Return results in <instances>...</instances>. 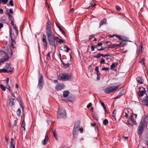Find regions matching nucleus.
Listing matches in <instances>:
<instances>
[{"label":"nucleus","instance_id":"obj_1","mask_svg":"<svg viewBox=\"0 0 148 148\" xmlns=\"http://www.w3.org/2000/svg\"><path fill=\"white\" fill-rule=\"evenodd\" d=\"M10 36L11 39L9 41V45L10 49L11 51V54H12L13 52L15 51V47H16L15 39L16 38V36L13 33H12L10 30Z\"/></svg>","mask_w":148,"mask_h":148},{"label":"nucleus","instance_id":"obj_2","mask_svg":"<svg viewBox=\"0 0 148 148\" xmlns=\"http://www.w3.org/2000/svg\"><path fill=\"white\" fill-rule=\"evenodd\" d=\"M48 42L50 45L56 46L57 45L56 41V37L53 33L47 35Z\"/></svg>","mask_w":148,"mask_h":148},{"label":"nucleus","instance_id":"obj_3","mask_svg":"<svg viewBox=\"0 0 148 148\" xmlns=\"http://www.w3.org/2000/svg\"><path fill=\"white\" fill-rule=\"evenodd\" d=\"M72 76L71 74H68L66 73H63L58 75V78L60 80L71 81L72 79Z\"/></svg>","mask_w":148,"mask_h":148},{"label":"nucleus","instance_id":"obj_4","mask_svg":"<svg viewBox=\"0 0 148 148\" xmlns=\"http://www.w3.org/2000/svg\"><path fill=\"white\" fill-rule=\"evenodd\" d=\"M57 116L58 119L66 118V114L65 110L59 108L58 110Z\"/></svg>","mask_w":148,"mask_h":148},{"label":"nucleus","instance_id":"obj_5","mask_svg":"<svg viewBox=\"0 0 148 148\" xmlns=\"http://www.w3.org/2000/svg\"><path fill=\"white\" fill-rule=\"evenodd\" d=\"M116 85L117 86H110L109 88H105L104 90V92L107 94H108L110 92H113L116 90L120 85V84L119 83L116 84Z\"/></svg>","mask_w":148,"mask_h":148},{"label":"nucleus","instance_id":"obj_6","mask_svg":"<svg viewBox=\"0 0 148 148\" xmlns=\"http://www.w3.org/2000/svg\"><path fill=\"white\" fill-rule=\"evenodd\" d=\"M43 77L42 74H40L39 77L38 82V87L40 89H42L43 87V85L44 83Z\"/></svg>","mask_w":148,"mask_h":148},{"label":"nucleus","instance_id":"obj_7","mask_svg":"<svg viewBox=\"0 0 148 148\" xmlns=\"http://www.w3.org/2000/svg\"><path fill=\"white\" fill-rule=\"evenodd\" d=\"M51 23L49 20L47 22V25L46 27L47 29L46 32L47 35L53 33L51 30Z\"/></svg>","mask_w":148,"mask_h":148},{"label":"nucleus","instance_id":"obj_8","mask_svg":"<svg viewBox=\"0 0 148 148\" xmlns=\"http://www.w3.org/2000/svg\"><path fill=\"white\" fill-rule=\"evenodd\" d=\"M16 102V99L13 98H10L7 102V105L9 106H14L15 103Z\"/></svg>","mask_w":148,"mask_h":148},{"label":"nucleus","instance_id":"obj_9","mask_svg":"<svg viewBox=\"0 0 148 148\" xmlns=\"http://www.w3.org/2000/svg\"><path fill=\"white\" fill-rule=\"evenodd\" d=\"M147 93L146 92V96L143 98L142 99V101L143 103H145V105L147 107H148V89H147Z\"/></svg>","mask_w":148,"mask_h":148},{"label":"nucleus","instance_id":"obj_10","mask_svg":"<svg viewBox=\"0 0 148 148\" xmlns=\"http://www.w3.org/2000/svg\"><path fill=\"white\" fill-rule=\"evenodd\" d=\"M65 86L62 83L58 84L55 87V89L57 91H60L64 89Z\"/></svg>","mask_w":148,"mask_h":148},{"label":"nucleus","instance_id":"obj_11","mask_svg":"<svg viewBox=\"0 0 148 148\" xmlns=\"http://www.w3.org/2000/svg\"><path fill=\"white\" fill-rule=\"evenodd\" d=\"M42 42L43 44L45 47H46L48 45V43L47 41L46 37L45 35L44 34H43L42 35Z\"/></svg>","mask_w":148,"mask_h":148},{"label":"nucleus","instance_id":"obj_12","mask_svg":"<svg viewBox=\"0 0 148 148\" xmlns=\"http://www.w3.org/2000/svg\"><path fill=\"white\" fill-rule=\"evenodd\" d=\"M9 58V57L7 54H5L3 58L0 59V63H3L7 61L8 60Z\"/></svg>","mask_w":148,"mask_h":148},{"label":"nucleus","instance_id":"obj_13","mask_svg":"<svg viewBox=\"0 0 148 148\" xmlns=\"http://www.w3.org/2000/svg\"><path fill=\"white\" fill-rule=\"evenodd\" d=\"M122 42H120L119 44H111L108 45V48H115L116 47H119L121 44Z\"/></svg>","mask_w":148,"mask_h":148},{"label":"nucleus","instance_id":"obj_14","mask_svg":"<svg viewBox=\"0 0 148 148\" xmlns=\"http://www.w3.org/2000/svg\"><path fill=\"white\" fill-rule=\"evenodd\" d=\"M144 127L140 126V125H139L138 128V134L139 135H141L143 131Z\"/></svg>","mask_w":148,"mask_h":148},{"label":"nucleus","instance_id":"obj_15","mask_svg":"<svg viewBox=\"0 0 148 148\" xmlns=\"http://www.w3.org/2000/svg\"><path fill=\"white\" fill-rule=\"evenodd\" d=\"M49 137L47 134H46L45 139L42 141V143L43 145H47L48 142Z\"/></svg>","mask_w":148,"mask_h":148},{"label":"nucleus","instance_id":"obj_16","mask_svg":"<svg viewBox=\"0 0 148 148\" xmlns=\"http://www.w3.org/2000/svg\"><path fill=\"white\" fill-rule=\"evenodd\" d=\"M143 90H141L140 91L139 93V95L141 97H142L143 96L144 94V93H145L146 94V92L147 93V89H148L147 88H143Z\"/></svg>","mask_w":148,"mask_h":148},{"label":"nucleus","instance_id":"obj_17","mask_svg":"<svg viewBox=\"0 0 148 148\" xmlns=\"http://www.w3.org/2000/svg\"><path fill=\"white\" fill-rule=\"evenodd\" d=\"M5 68L7 71V73H11L13 70V68L11 67L9 65H7L5 66Z\"/></svg>","mask_w":148,"mask_h":148},{"label":"nucleus","instance_id":"obj_18","mask_svg":"<svg viewBox=\"0 0 148 148\" xmlns=\"http://www.w3.org/2000/svg\"><path fill=\"white\" fill-rule=\"evenodd\" d=\"M147 121L145 120H143L141 121L139 125L144 127L145 126H147Z\"/></svg>","mask_w":148,"mask_h":148},{"label":"nucleus","instance_id":"obj_19","mask_svg":"<svg viewBox=\"0 0 148 148\" xmlns=\"http://www.w3.org/2000/svg\"><path fill=\"white\" fill-rule=\"evenodd\" d=\"M79 131L76 130H73V138H75L78 134V132Z\"/></svg>","mask_w":148,"mask_h":148},{"label":"nucleus","instance_id":"obj_20","mask_svg":"<svg viewBox=\"0 0 148 148\" xmlns=\"http://www.w3.org/2000/svg\"><path fill=\"white\" fill-rule=\"evenodd\" d=\"M129 112L128 110V109L127 108H125L124 109L123 114L124 115V113L125 114V116L127 118L128 117V114H129Z\"/></svg>","mask_w":148,"mask_h":148},{"label":"nucleus","instance_id":"obj_21","mask_svg":"<svg viewBox=\"0 0 148 148\" xmlns=\"http://www.w3.org/2000/svg\"><path fill=\"white\" fill-rule=\"evenodd\" d=\"M80 127V125L78 123H75L73 130L79 131Z\"/></svg>","mask_w":148,"mask_h":148},{"label":"nucleus","instance_id":"obj_22","mask_svg":"<svg viewBox=\"0 0 148 148\" xmlns=\"http://www.w3.org/2000/svg\"><path fill=\"white\" fill-rule=\"evenodd\" d=\"M6 14L7 15L8 17V18L9 20L11 21L14 20L13 17H12V16L10 14L9 12H7L6 13Z\"/></svg>","mask_w":148,"mask_h":148},{"label":"nucleus","instance_id":"obj_23","mask_svg":"<svg viewBox=\"0 0 148 148\" xmlns=\"http://www.w3.org/2000/svg\"><path fill=\"white\" fill-rule=\"evenodd\" d=\"M69 93V92L68 90L64 91L63 92V96L64 97H67Z\"/></svg>","mask_w":148,"mask_h":148},{"label":"nucleus","instance_id":"obj_24","mask_svg":"<svg viewBox=\"0 0 148 148\" xmlns=\"http://www.w3.org/2000/svg\"><path fill=\"white\" fill-rule=\"evenodd\" d=\"M56 43L57 42H58L59 43H61L64 42V41L63 40L60 39L59 38L57 37H56Z\"/></svg>","mask_w":148,"mask_h":148},{"label":"nucleus","instance_id":"obj_25","mask_svg":"<svg viewBox=\"0 0 148 148\" xmlns=\"http://www.w3.org/2000/svg\"><path fill=\"white\" fill-rule=\"evenodd\" d=\"M20 106L21 107L22 110L23 112H24V104L23 102H20L19 103Z\"/></svg>","mask_w":148,"mask_h":148},{"label":"nucleus","instance_id":"obj_26","mask_svg":"<svg viewBox=\"0 0 148 148\" xmlns=\"http://www.w3.org/2000/svg\"><path fill=\"white\" fill-rule=\"evenodd\" d=\"M136 79L137 80V82L138 83H140V84L143 83V82H142V79L140 77H137L136 78Z\"/></svg>","mask_w":148,"mask_h":148},{"label":"nucleus","instance_id":"obj_27","mask_svg":"<svg viewBox=\"0 0 148 148\" xmlns=\"http://www.w3.org/2000/svg\"><path fill=\"white\" fill-rule=\"evenodd\" d=\"M117 63H113L111 66L110 69H112L114 68L117 66Z\"/></svg>","mask_w":148,"mask_h":148},{"label":"nucleus","instance_id":"obj_28","mask_svg":"<svg viewBox=\"0 0 148 148\" xmlns=\"http://www.w3.org/2000/svg\"><path fill=\"white\" fill-rule=\"evenodd\" d=\"M52 132L56 140H58L57 136L56 134V131L55 130H52Z\"/></svg>","mask_w":148,"mask_h":148},{"label":"nucleus","instance_id":"obj_29","mask_svg":"<svg viewBox=\"0 0 148 148\" xmlns=\"http://www.w3.org/2000/svg\"><path fill=\"white\" fill-rule=\"evenodd\" d=\"M96 5L95 4H92L90 3L89 5L88 6V7L87 8H85L86 9H88L89 8H90V7L91 6L92 7H94Z\"/></svg>","mask_w":148,"mask_h":148},{"label":"nucleus","instance_id":"obj_30","mask_svg":"<svg viewBox=\"0 0 148 148\" xmlns=\"http://www.w3.org/2000/svg\"><path fill=\"white\" fill-rule=\"evenodd\" d=\"M143 47L141 46V49H137L136 51L137 53L138 54V55L140 53H141L142 51V49L143 48Z\"/></svg>","mask_w":148,"mask_h":148},{"label":"nucleus","instance_id":"obj_31","mask_svg":"<svg viewBox=\"0 0 148 148\" xmlns=\"http://www.w3.org/2000/svg\"><path fill=\"white\" fill-rule=\"evenodd\" d=\"M8 6H13L14 5L13 1L12 0H10L9 1V3L7 4Z\"/></svg>","mask_w":148,"mask_h":148},{"label":"nucleus","instance_id":"obj_32","mask_svg":"<svg viewBox=\"0 0 148 148\" xmlns=\"http://www.w3.org/2000/svg\"><path fill=\"white\" fill-rule=\"evenodd\" d=\"M106 21L105 20H103V21H101L99 23V26L100 27L102 26V25L103 24H106Z\"/></svg>","mask_w":148,"mask_h":148},{"label":"nucleus","instance_id":"obj_33","mask_svg":"<svg viewBox=\"0 0 148 148\" xmlns=\"http://www.w3.org/2000/svg\"><path fill=\"white\" fill-rule=\"evenodd\" d=\"M62 64H63V65L66 68H68L69 67L70 65V64H69L68 63L66 64L64 62H62Z\"/></svg>","mask_w":148,"mask_h":148},{"label":"nucleus","instance_id":"obj_34","mask_svg":"<svg viewBox=\"0 0 148 148\" xmlns=\"http://www.w3.org/2000/svg\"><path fill=\"white\" fill-rule=\"evenodd\" d=\"M8 0H0V4L1 3L5 4L8 2Z\"/></svg>","mask_w":148,"mask_h":148},{"label":"nucleus","instance_id":"obj_35","mask_svg":"<svg viewBox=\"0 0 148 148\" xmlns=\"http://www.w3.org/2000/svg\"><path fill=\"white\" fill-rule=\"evenodd\" d=\"M112 116L116 120V111L115 110H114L112 112Z\"/></svg>","mask_w":148,"mask_h":148},{"label":"nucleus","instance_id":"obj_36","mask_svg":"<svg viewBox=\"0 0 148 148\" xmlns=\"http://www.w3.org/2000/svg\"><path fill=\"white\" fill-rule=\"evenodd\" d=\"M96 73L97 76V80H99L100 78V74L99 71H97L96 72Z\"/></svg>","mask_w":148,"mask_h":148},{"label":"nucleus","instance_id":"obj_37","mask_svg":"<svg viewBox=\"0 0 148 148\" xmlns=\"http://www.w3.org/2000/svg\"><path fill=\"white\" fill-rule=\"evenodd\" d=\"M73 98L71 96L68 97L67 99V101H72L73 100Z\"/></svg>","mask_w":148,"mask_h":148},{"label":"nucleus","instance_id":"obj_38","mask_svg":"<svg viewBox=\"0 0 148 148\" xmlns=\"http://www.w3.org/2000/svg\"><path fill=\"white\" fill-rule=\"evenodd\" d=\"M21 113V110L20 109L18 108L17 109L16 111V114L18 116H20Z\"/></svg>","mask_w":148,"mask_h":148},{"label":"nucleus","instance_id":"obj_39","mask_svg":"<svg viewBox=\"0 0 148 148\" xmlns=\"http://www.w3.org/2000/svg\"><path fill=\"white\" fill-rule=\"evenodd\" d=\"M7 69L5 68V69H0V72L1 73H7Z\"/></svg>","mask_w":148,"mask_h":148},{"label":"nucleus","instance_id":"obj_40","mask_svg":"<svg viewBox=\"0 0 148 148\" xmlns=\"http://www.w3.org/2000/svg\"><path fill=\"white\" fill-rule=\"evenodd\" d=\"M64 49H66V51L67 52H68L69 51L70 49L66 45H64Z\"/></svg>","mask_w":148,"mask_h":148},{"label":"nucleus","instance_id":"obj_41","mask_svg":"<svg viewBox=\"0 0 148 148\" xmlns=\"http://www.w3.org/2000/svg\"><path fill=\"white\" fill-rule=\"evenodd\" d=\"M101 53H99L95 55L94 56V57L98 59L101 56Z\"/></svg>","mask_w":148,"mask_h":148},{"label":"nucleus","instance_id":"obj_42","mask_svg":"<svg viewBox=\"0 0 148 148\" xmlns=\"http://www.w3.org/2000/svg\"><path fill=\"white\" fill-rule=\"evenodd\" d=\"M51 51H49L46 55V58L47 59H49L50 58V54L51 53Z\"/></svg>","mask_w":148,"mask_h":148},{"label":"nucleus","instance_id":"obj_43","mask_svg":"<svg viewBox=\"0 0 148 148\" xmlns=\"http://www.w3.org/2000/svg\"><path fill=\"white\" fill-rule=\"evenodd\" d=\"M13 29L14 30L15 33L16 34V35H17L18 33V30L16 26L14 27Z\"/></svg>","mask_w":148,"mask_h":148},{"label":"nucleus","instance_id":"obj_44","mask_svg":"<svg viewBox=\"0 0 148 148\" xmlns=\"http://www.w3.org/2000/svg\"><path fill=\"white\" fill-rule=\"evenodd\" d=\"M0 87L1 89L3 91H5V90L6 87L2 84H1L0 85Z\"/></svg>","mask_w":148,"mask_h":148},{"label":"nucleus","instance_id":"obj_45","mask_svg":"<svg viewBox=\"0 0 148 148\" xmlns=\"http://www.w3.org/2000/svg\"><path fill=\"white\" fill-rule=\"evenodd\" d=\"M108 123V121L107 119H105L103 121V124L105 125H106Z\"/></svg>","mask_w":148,"mask_h":148},{"label":"nucleus","instance_id":"obj_46","mask_svg":"<svg viewBox=\"0 0 148 148\" xmlns=\"http://www.w3.org/2000/svg\"><path fill=\"white\" fill-rule=\"evenodd\" d=\"M59 30L61 32V33L63 34L64 35L65 34L64 32V30L62 29V28L60 27H59Z\"/></svg>","mask_w":148,"mask_h":148},{"label":"nucleus","instance_id":"obj_47","mask_svg":"<svg viewBox=\"0 0 148 148\" xmlns=\"http://www.w3.org/2000/svg\"><path fill=\"white\" fill-rule=\"evenodd\" d=\"M112 58V56L110 55H108L107 54V56H106L105 58L106 59H110Z\"/></svg>","mask_w":148,"mask_h":148},{"label":"nucleus","instance_id":"obj_48","mask_svg":"<svg viewBox=\"0 0 148 148\" xmlns=\"http://www.w3.org/2000/svg\"><path fill=\"white\" fill-rule=\"evenodd\" d=\"M6 88L7 89H8L9 91H10V90H11V89L10 88V86L8 84H7V85L6 86Z\"/></svg>","mask_w":148,"mask_h":148},{"label":"nucleus","instance_id":"obj_49","mask_svg":"<svg viewBox=\"0 0 148 148\" xmlns=\"http://www.w3.org/2000/svg\"><path fill=\"white\" fill-rule=\"evenodd\" d=\"M97 47V46L95 45H94L92 46L91 47V50L93 51L94 50V49L95 48H96Z\"/></svg>","mask_w":148,"mask_h":148},{"label":"nucleus","instance_id":"obj_50","mask_svg":"<svg viewBox=\"0 0 148 148\" xmlns=\"http://www.w3.org/2000/svg\"><path fill=\"white\" fill-rule=\"evenodd\" d=\"M25 122H24V121H22V127H23L24 128V130H25Z\"/></svg>","mask_w":148,"mask_h":148},{"label":"nucleus","instance_id":"obj_51","mask_svg":"<svg viewBox=\"0 0 148 148\" xmlns=\"http://www.w3.org/2000/svg\"><path fill=\"white\" fill-rule=\"evenodd\" d=\"M123 95V93H121V95H118L116 96L115 98V99H118L120 98Z\"/></svg>","mask_w":148,"mask_h":148},{"label":"nucleus","instance_id":"obj_52","mask_svg":"<svg viewBox=\"0 0 148 148\" xmlns=\"http://www.w3.org/2000/svg\"><path fill=\"white\" fill-rule=\"evenodd\" d=\"M105 60L103 58H102L101 59V61L100 62V63L101 64H104L105 63Z\"/></svg>","mask_w":148,"mask_h":148},{"label":"nucleus","instance_id":"obj_53","mask_svg":"<svg viewBox=\"0 0 148 148\" xmlns=\"http://www.w3.org/2000/svg\"><path fill=\"white\" fill-rule=\"evenodd\" d=\"M9 92H10V94H11L12 96V97H14L15 98L16 97V96L14 94V93L13 92H12V90H10V91H9Z\"/></svg>","mask_w":148,"mask_h":148},{"label":"nucleus","instance_id":"obj_54","mask_svg":"<svg viewBox=\"0 0 148 148\" xmlns=\"http://www.w3.org/2000/svg\"><path fill=\"white\" fill-rule=\"evenodd\" d=\"M116 37H117V38H120V40H122V41H125V40H122V38L121 37V36H120V35H117L116 36Z\"/></svg>","mask_w":148,"mask_h":148},{"label":"nucleus","instance_id":"obj_55","mask_svg":"<svg viewBox=\"0 0 148 148\" xmlns=\"http://www.w3.org/2000/svg\"><path fill=\"white\" fill-rule=\"evenodd\" d=\"M109 70V68H106L105 67H104L102 69V70H106V71H108Z\"/></svg>","mask_w":148,"mask_h":148},{"label":"nucleus","instance_id":"obj_56","mask_svg":"<svg viewBox=\"0 0 148 148\" xmlns=\"http://www.w3.org/2000/svg\"><path fill=\"white\" fill-rule=\"evenodd\" d=\"M11 21V25L14 27H15L16 26V24H14V20L12 21Z\"/></svg>","mask_w":148,"mask_h":148},{"label":"nucleus","instance_id":"obj_57","mask_svg":"<svg viewBox=\"0 0 148 148\" xmlns=\"http://www.w3.org/2000/svg\"><path fill=\"white\" fill-rule=\"evenodd\" d=\"M144 62H145V60L144 58H143L142 60H141L140 61V63H141L142 64H143L144 65Z\"/></svg>","mask_w":148,"mask_h":148},{"label":"nucleus","instance_id":"obj_58","mask_svg":"<svg viewBox=\"0 0 148 148\" xmlns=\"http://www.w3.org/2000/svg\"><path fill=\"white\" fill-rule=\"evenodd\" d=\"M15 142H10V146H15Z\"/></svg>","mask_w":148,"mask_h":148},{"label":"nucleus","instance_id":"obj_59","mask_svg":"<svg viewBox=\"0 0 148 148\" xmlns=\"http://www.w3.org/2000/svg\"><path fill=\"white\" fill-rule=\"evenodd\" d=\"M45 3L46 6V7H48V8L49 9L50 8L49 6V4L47 2V1H46V2H45Z\"/></svg>","mask_w":148,"mask_h":148},{"label":"nucleus","instance_id":"obj_60","mask_svg":"<svg viewBox=\"0 0 148 148\" xmlns=\"http://www.w3.org/2000/svg\"><path fill=\"white\" fill-rule=\"evenodd\" d=\"M92 105V103H90L87 106V108H89Z\"/></svg>","mask_w":148,"mask_h":148},{"label":"nucleus","instance_id":"obj_61","mask_svg":"<svg viewBox=\"0 0 148 148\" xmlns=\"http://www.w3.org/2000/svg\"><path fill=\"white\" fill-rule=\"evenodd\" d=\"M132 123L135 125H137V123L136 121H135L134 119L132 120Z\"/></svg>","mask_w":148,"mask_h":148},{"label":"nucleus","instance_id":"obj_62","mask_svg":"<svg viewBox=\"0 0 148 148\" xmlns=\"http://www.w3.org/2000/svg\"><path fill=\"white\" fill-rule=\"evenodd\" d=\"M95 37V36L93 35H90L89 39L90 40H91L93 38H94Z\"/></svg>","mask_w":148,"mask_h":148},{"label":"nucleus","instance_id":"obj_63","mask_svg":"<svg viewBox=\"0 0 148 148\" xmlns=\"http://www.w3.org/2000/svg\"><path fill=\"white\" fill-rule=\"evenodd\" d=\"M5 80L6 81L7 84H8L9 81V78H6Z\"/></svg>","mask_w":148,"mask_h":148},{"label":"nucleus","instance_id":"obj_64","mask_svg":"<svg viewBox=\"0 0 148 148\" xmlns=\"http://www.w3.org/2000/svg\"><path fill=\"white\" fill-rule=\"evenodd\" d=\"M17 100L18 101L19 103H20V102H22V101L20 98H17Z\"/></svg>","mask_w":148,"mask_h":148}]
</instances>
